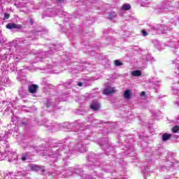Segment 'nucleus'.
I'll list each match as a JSON object with an SVG mask.
<instances>
[{
	"label": "nucleus",
	"mask_w": 179,
	"mask_h": 179,
	"mask_svg": "<svg viewBox=\"0 0 179 179\" xmlns=\"http://www.w3.org/2000/svg\"><path fill=\"white\" fill-rule=\"evenodd\" d=\"M16 160H17V155H16V153H11L8 155V162H15Z\"/></svg>",
	"instance_id": "obj_14"
},
{
	"label": "nucleus",
	"mask_w": 179,
	"mask_h": 179,
	"mask_svg": "<svg viewBox=\"0 0 179 179\" xmlns=\"http://www.w3.org/2000/svg\"><path fill=\"white\" fill-rule=\"evenodd\" d=\"M27 23H29V24L31 26L33 24V19L29 18V20H27Z\"/></svg>",
	"instance_id": "obj_32"
},
{
	"label": "nucleus",
	"mask_w": 179,
	"mask_h": 179,
	"mask_svg": "<svg viewBox=\"0 0 179 179\" xmlns=\"http://www.w3.org/2000/svg\"><path fill=\"white\" fill-rule=\"evenodd\" d=\"M37 89H38V85L36 84H33L29 87V91L30 93H36V92H37Z\"/></svg>",
	"instance_id": "obj_15"
},
{
	"label": "nucleus",
	"mask_w": 179,
	"mask_h": 179,
	"mask_svg": "<svg viewBox=\"0 0 179 179\" xmlns=\"http://www.w3.org/2000/svg\"><path fill=\"white\" fill-rule=\"evenodd\" d=\"M24 2V10L23 11L25 13H30V12H33L34 9H38V8H36L34 5V1H29V0H23Z\"/></svg>",
	"instance_id": "obj_3"
},
{
	"label": "nucleus",
	"mask_w": 179,
	"mask_h": 179,
	"mask_svg": "<svg viewBox=\"0 0 179 179\" xmlns=\"http://www.w3.org/2000/svg\"><path fill=\"white\" fill-rule=\"evenodd\" d=\"M0 156H2V152H0Z\"/></svg>",
	"instance_id": "obj_43"
},
{
	"label": "nucleus",
	"mask_w": 179,
	"mask_h": 179,
	"mask_svg": "<svg viewBox=\"0 0 179 179\" xmlns=\"http://www.w3.org/2000/svg\"><path fill=\"white\" fill-rule=\"evenodd\" d=\"M18 94L20 96H21V97H23V88L22 87L20 88V90H18Z\"/></svg>",
	"instance_id": "obj_28"
},
{
	"label": "nucleus",
	"mask_w": 179,
	"mask_h": 179,
	"mask_svg": "<svg viewBox=\"0 0 179 179\" xmlns=\"http://www.w3.org/2000/svg\"><path fill=\"white\" fill-rule=\"evenodd\" d=\"M141 96L145 97L146 96V92H142Z\"/></svg>",
	"instance_id": "obj_35"
},
{
	"label": "nucleus",
	"mask_w": 179,
	"mask_h": 179,
	"mask_svg": "<svg viewBox=\"0 0 179 179\" xmlns=\"http://www.w3.org/2000/svg\"><path fill=\"white\" fill-rule=\"evenodd\" d=\"M142 33V36H143V37H146V36H148V31H145L144 29H143L141 31Z\"/></svg>",
	"instance_id": "obj_29"
},
{
	"label": "nucleus",
	"mask_w": 179,
	"mask_h": 179,
	"mask_svg": "<svg viewBox=\"0 0 179 179\" xmlns=\"http://www.w3.org/2000/svg\"><path fill=\"white\" fill-rule=\"evenodd\" d=\"M17 79L19 80V82H22V80H23V72L22 70L18 71Z\"/></svg>",
	"instance_id": "obj_21"
},
{
	"label": "nucleus",
	"mask_w": 179,
	"mask_h": 179,
	"mask_svg": "<svg viewBox=\"0 0 179 179\" xmlns=\"http://www.w3.org/2000/svg\"><path fill=\"white\" fill-rule=\"evenodd\" d=\"M171 0H164V5L160 7V10L164 12H173L175 9H178L179 8V3H177L173 6H171Z\"/></svg>",
	"instance_id": "obj_2"
},
{
	"label": "nucleus",
	"mask_w": 179,
	"mask_h": 179,
	"mask_svg": "<svg viewBox=\"0 0 179 179\" xmlns=\"http://www.w3.org/2000/svg\"><path fill=\"white\" fill-rule=\"evenodd\" d=\"M73 173H74L75 174H78V169L74 170Z\"/></svg>",
	"instance_id": "obj_40"
},
{
	"label": "nucleus",
	"mask_w": 179,
	"mask_h": 179,
	"mask_svg": "<svg viewBox=\"0 0 179 179\" xmlns=\"http://www.w3.org/2000/svg\"><path fill=\"white\" fill-rule=\"evenodd\" d=\"M137 3H140L141 6L148 8L152 3V0H137Z\"/></svg>",
	"instance_id": "obj_9"
},
{
	"label": "nucleus",
	"mask_w": 179,
	"mask_h": 179,
	"mask_svg": "<svg viewBox=\"0 0 179 179\" xmlns=\"http://www.w3.org/2000/svg\"><path fill=\"white\" fill-rule=\"evenodd\" d=\"M90 108L92 110H94V111H97V110L100 108V103H99V102L96 101H94L90 105Z\"/></svg>",
	"instance_id": "obj_12"
},
{
	"label": "nucleus",
	"mask_w": 179,
	"mask_h": 179,
	"mask_svg": "<svg viewBox=\"0 0 179 179\" xmlns=\"http://www.w3.org/2000/svg\"><path fill=\"white\" fill-rule=\"evenodd\" d=\"M83 85V83H78V86H80V87L82 86Z\"/></svg>",
	"instance_id": "obj_39"
},
{
	"label": "nucleus",
	"mask_w": 179,
	"mask_h": 179,
	"mask_svg": "<svg viewBox=\"0 0 179 179\" xmlns=\"http://www.w3.org/2000/svg\"><path fill=\"white\" fill-rule=\"evenodd\" d=\"M29 167L31 170H34V171H38L40 167L34 164H29Z\"/></svg>",
	"instance_id": "obj_20"
},
{
	"label": "nucleus",
	"mask_w": 179,
	"mask_h": 179,
	"mask_svg": "<svg viewBox=\"0 0 179 179\" xmlns=\"http://www.w3.org/2000/svg\"><path fill=\"white\" fill-rule=\"evenodd\" d=\"M9 17H10V15L8 14V13H5L4 14V19H9Z\"/></svg>",
	"instance_id": "obj_31"
},
{
	"label": "nucleus",
	"mask_w": 179,
	"mask_h": 179,
	"mask_svg": "<svg viewBox=\"0 0 179 179\" xmlns=\"http://www.w3.org/2000/svg\"><path fill=\"white\" fill-rule=\"evenodd\" d=\"M96 122V124H99V120H94L93 122L90 121L91 124H94Z\"/></svg>",
	"instance_id": "obj_37"
},
{
	"label": "nucleus",
	"mask_w": 179,
	"mask_h": 179,
	"mask_svg": "<svg viewBox=\"0 0 179 179\" xmlns=\"http://www.w3.org/2000/svg\"><path fill=\"white\" fill-rule=\"evenodd\" d=\"M115 66H122V65H123V64L120 60H115Z\"/></svg>",
	"instance_id": "obj_25"
},
{
	"label": "nucleus",
	"mask_w": 179,
	"mask_h": 179,
	"mask_svg": "<svg viewBox=\"0 0 179 179\" xmlns=\"http://www.w3.org/2000/svg\"><path fill=\"white\" fill-rule=\"evenodd\" d=\"M6 29H8L9 30H12L13 29L20 30V29H22V25L15 23H8L6 25Z\"/></svg>",
	"instance_id": "obj_7"
},
{
	"label": "nucleus",
	"mask_w": 179,
	"mask_h": 179,
	"mask_svg": "<svg viewBox=\"0 0 179 179\" xmlns=\"http://www.w3.org/2000/svg\"><path fill=\"white\" fill-rule=\"evenodd\" d=\"M87 62H85L83 66H80V67H83V69H80V71H83V69H85V68H87Z\"/></svg>",
	"instance_id": "obj_27"
},
{
	"label": "nucleus",
	"mask_w": 179,
	"mask_h": 179,
	"mask_svg": "<svg viewBox=\"0 0 179 179\" xmlns=\"http://www.w3.org/2000/svg\"><path fill=\"white\" fill-rule=\"evenodd\" d=\"M26 160H27V156H24L23 157V161L24 162Z\"/></svg>",
	"instance_id": "obj_38"
},
{
	"label": "nucleus",
	"mask_w": 179,
	"mask_h": 179,
	"mask_svg": "<svg viewBox=\"0 0 179 179\" xmlns=\"http://www.w3.org/2000/svg\"><path fill=\"white\" fill-rule=\"evenodd\" d=\"M59 151L57 150L55 154L49 155L48 159H50V162H52V163H55V162L57 161V159H58V157L61 156V155H59Z\"/></svg>",
	"instance_id": "obj_8"
},
{
	"label": "nucleus",
	"mask_w": 179,
	"mask_h": 179,
	"mask_svg": "<svg viewBox=\"0 0 179 179\" xmlns=\"http://www.w3.org/2000/svg\"><path fill=\"white\" fill-rule=\"evenodd\" d=\"M124 99H126V100L131 99V97H132V90H125L124 93Z\"/></svg>",
	"instance_id": "obj_13"
},
{
	"label": "nucleus",
	"mask_w": 179,
	"mask_h": 179,
	"mask_svg": "<svg viewBox=\"0 0 179 179\" xmlns=\"http://www.w3.org/2000/svg\"><path fill=\"white\" fill-rule=\"evenodd\" d=\"M176 104H177V106H179V102L178 101L176 102Z\"/></svg>",
	"instance_id": "obj_41"
},
{
	"label": "nucleus",
	"mask_w": 179,
	"mask_h": 179,
	"mask_svg": "<svg viewBox=\"0 0 179 179\" xmlns=\"http://www.w3.org/2000/svg\"><path fill=\"white\" fill-rule=\"evenodd\" d=\"M86 145L83 144V141L79 138L75 145H71L69 149L68 154L75 153V152H80V153H85L87 152Z\"/></svg>",
	"instance_id": "obj_1"
},
{
	"label": "nucleus",
	"mask_w": 179,
	"mask_h": 179,
	"mask_svg": "<svg viewBox=\"0 0 179 179\" xmlns=\"http://www.w3.org/2000/svg\"><path fill=\"white\" fill-rule=\"evenodd\" d=\"M149 171H150V170L149 169V166H146L143 170V173L144 176H148V174H149Z\"/></svg>",
	"instance_id": "obj_23"
},
{
	"label": "nucleus",
	"mask_w": 179,
	"mask_h": 179,
	"mask_svg": "<svg viewBox=\"0 0 179 179\" xmlns=\"http://www.w3.org/2000/svg\"><path fill=\"white\" fill-rule=\"evenodd\" d=\"M52 105V102L51 101V99H48L46 103V106L48 108H50V107H51Z\"/></svg>",
	"instance_id": "obj_26"
},
{
	"label": "nucleus",
	"mask_w": 179,
	"mask_h": 179,
	"mask_svg": "<svg viewBox=\"0 0 179 179\" xmlns=\"http://www.w3.org/2000/svg\"><path fill=\"white\" fill-rule=\"evenodd\" d=\"M41 31H34L33 32L30 33V36H27V37L28 38H30V37L32 38V40H36L37 38V36H40V34H42Z\"/></svg>",
	"instance_id": "obj_11"
},
{
	"label": "nucleus",
	"mask_w": 179,
	"mask_h": 179,
	"mask_svg": "<svg viewBox=\"0 0 179 179\" xmlns=\"http://www.w3.org/2000/svg\"><path fill=\"white\" fill-rule=\"evenodd\" d=\"M3 104L4 106H8V107H10L9 106H12V103H10V102H6V101H3Z\"/></svg>",
	"instance_id": "obj_30"
},
{
	"label": "nucleus",
	"mask_w": 179,
	"mask_h": 179,
	"mask_svg": "<svg viewBox=\"0 0 179 179\" xmlns=\"http://www.w3.org/2000/svg\"><path fill=\"white\" fill-rule=\"evenodd\" d=\"M157 30H158V33H162L164 34V33H167V31L171 30V28L166 27V25H157Z\"/></svg>",
	"instance_id": "obj_5"
},
{
	"label": "nucleus",
	"mask_w": 179,
	"mask_h": 179,
	"mask_svg": "<svg viewBox=\"0 0 179 179\" xmlns=\"http://www.w3.org/2000/svg\"><path fill=\"white\" fill-rule=\"evenodd\" d=\"M123 10H129L131 9V5L126 3L122 6Z\"/></svg>",
	"instance_id": "obj_22"
},
{
	"label": "nucleus",
	"mask_w": 179,
	"mask_h": 179,
	"mask_svg": "<svg viewBox=\"0 0 179 179\" xmlns=\"http://www.w3.org/2000/svg\"><path fill=\"white\" fill-rule=\"evenodd\" d=\"M11 122H13V124H15V125H19V124H23V122L22 121L20 117L17 116H13L11 117Z\"/></svg>",
	"instance_id": "obj_10"
},
{
	"label": "nucleus",
	"mask_w": 179,
	"mask_h": 179,
	"mask_svg": "<svg viewBox=\"0 0 179 179\" xmlns=\"http://www.w3.org/2000/svg\"><path fill=\"white\" fill-rule=\"evenodd\" d=\"M76 129H73V131H74L75 132H80L81 136H79L80 138H83L84 139H86V136H85V133L82 132V130L79 131V128H81L80 125L78 124L76 126Z\"/></svg>",
	"instance_id": "obj_16"
},
{
	"label": "nucleus",
	"mask_w": 179,
	"mask_h": 179,
	"mask_svg": "<svg viewBox=\"0 0 179 179\" xmlns=\"http://www.w3.org/2000/svg\"><path fill=\"white\" fill-rule=\"evenodd\" d=\"M85 179H92V176H90L89 175H86L85 176Z\"/></svg>",
	"instance_id": "obj_36"
},
{
	"label": "nucleus",
	"mask_w": 179,
	"mask_h": 179,
	"mask_svg": "<svg viewBox=\"0 0 179 179\" xmlns=\"http://www.w3.org/2000/svg\"><path fill=\"white\" fill-rule=\"evenodd\" d=\"M59 101H65V99H61Z\"/></svg>",
	"instance_id": "obj_42"
},
{
	"label": "nucleus",
	"mask_w": 179,
	"mask_h": 179,
	"mask_svg": "<svg viewBox=\"0 0 179 179\" xmlns=\"http://www.w3.org/2000/svg\"><path fill=\"white\" fill-rule=\"evenodd\" d=\"M132 76H142V72L139 70H136L131 72Z\"/></svg>",
	"instance_id": "obj_19"
},
{
	"label": "nucleus",
	"mask_w": 179,
	"mask_h": 179,
	"mask_svg": "<svg viewBox=\"0 0 179 179\" xmlns=\"http://www.w3.org/2000/svg\"><path fill=\"white\" fill-rule=\"evenodd\" d=\"M58 1H64V0H58Z\"/></svg>",
	"instance_id": "obj_45"
},
{
	"label": "nucleus",
	"mask_w": 179,
	"mask_h": 179,
	"mask_svg": "<svg viewBox=\"0 0 179 179\" xmlns=\"http://www.w3.org/2000/svg\"><path fill=\"white\" fill-rule=\"evenodd\" d=\"M5 41H6V38H3V40L2 39L0 40L1 44H3Z\"/></svg>",
	"instance_id": "obj_34"
},
{
	"label": "nucleus",
	"mask_w": 179,
	"mask_h": 179,
	"mask_svg": "<svg viewBox=\"0 0 179 179\" xmlns=\"http://www.w3.org/2000/svg\"><path fill=\"white\" fill-rule=\"evenodd\" d=\"M115 87L108 86L103 90V94H106V96H110V94H113V93H115Z\"/></svg>",
	"instance_id": "obj_6"
},
{
	"label": "nucleus",
	"mask_w": 179,
	"mask_h": 179,
	"mask_svg": "<svg viewBox=\"0 0 179 179\" xmlns=\"http://www.w3.org/2000/svg\"><path fill=\"white\" fill-rule=\"evenodd\" d=\"M170 138H171V134H168L165 133L162 135V141H164V142H166V141H169Z\"/></svg>",
	"instance_id": "obj_18"
},
{
	"label": "nucleus",
	"mask_w": 179,
	"mask_h": 179,
	"mask_svg": "<svg viewBox=\"0 0 179 179\" xmlns=\"http://www.w3.org/2000/svg\"><path fill=\"white\" fill-rule=\"evenodd\" d=\"M173 93H179V90L178 89H177V88H173Z\"/></svg>",
	"instance_id": "obj_33"
},
{
	"label": "nucleus",
	"mask_w": 179,
	"mask_h": 179,
	"mask_svg": "<svg viewBox=\"0 0 179 179\" xmlns=\"http://www.w3.org/2000/svg\"><path fill=\"white\" fill-rule=\"evenodd\" d=\"M172 132H173V134L178 133L179 132V126H175L174 127H173Z\"/></svg>",
	"instance_id": "obj_24"
},
{
	"label": "nucleus",
	"mask_w": 179,
	"mask_h": 179,
	"mask_svg": "<svg viewBox=\"0 0 179 179\" xmlns=\"http://www.w3.org/2000/svg\"><path fill=\"white\" fill-rule=\"evenodd\" d=\"M15 136L17 142L19 143H22V141H23V135L21 133H18L17 131L15 132Z\"/></svg>",
	"instance_id": "obj_17"
},
{
	"label": "nucleus",
	"mask_w": 179,
	"mask_h": 179,
	"mask_svg": "<svg viewBox=\"0 0 179 179\" xmlns=\"http://www.w3.org/2000/svg\"><path fill=\"white\" fill-rule=\"evenodd\" d=\"M21 160H23V157H21Z\"/></svg>",
	"instance_id": "obj_44"
},
{
	"label": "nucleus",
	"mask_w": 179,
	"mask_h": 179,
	"mask_svg": "<svg viewBox=\"0 0 179 179\" xmlns=\"http://www.w3.org/2000/svg\"><path fill=\"white\" fill-rule=\"evenodd\" d=\"M10 131H4L0 134V142H3L8 145V139L10 137Z\"/></svg>",
	"instance_id": "obj_4"
}]
</instances>
